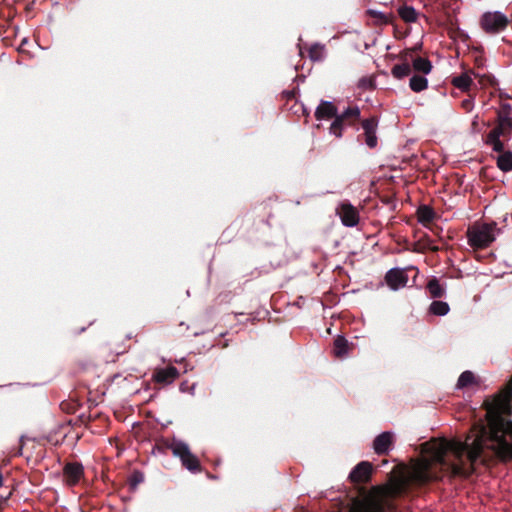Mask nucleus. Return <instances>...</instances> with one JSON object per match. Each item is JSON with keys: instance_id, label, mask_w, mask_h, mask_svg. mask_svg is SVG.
Listing matches in <instances>:
<instances>
[{"instance_id": "a211bd4d", "label": "nucleus", "mask_w": 512, "mask_h": 512, "mask_svg": "<svg viewBox=\"0 0 512 512\" xmlns=\"http://www.w3.org/2000/svg\"><path fill=\"white\" fill-rule=\"evenodd\" d=\"M409 87L413 92L419 93L428 87V79L423 75H413L409 80Z\"/></svg>"}, {"instance_id": "a878e982", "label": "nucleus", "mask_w": 512, "mask_h": 512, "mask_svg": "<svg viewBox=\"0 0 512 512\" xmlns=\"http://www.w3.org/2000/svg\"><path fill=\"white\" fill-rule=\"evenodd\" d=\"M378 122L379 121L376 117H370L368 119L363 120L362 128L364 130V134L376 133Z\"/></svg>"}, {"instance_id": "2eb2a0df", "label": "nucleus", "mask_w": 512, "mask_h": 512, "mask_svg": "<svg viewBox=\"0 0 512 512\" xmlns=\"http://www.w3.org/2000/svg\"><path fill=\"white\" fill-rule=\"evenodd\" d=\"M435 211L428 205H421L417 209L418 222L422 225H426L432 222L435 218Z\"/></svg>"}, {"instance_id": "dca6fc26", "label": "nucleus", "mask_w": 512, "mask_h": 512, "mask_svg": "<svg viewBox=\"0 0 512 512\" xmlns=\"http://www.w3.org/2000/svg\"><path fill=\"white\" fill-rule=\"evenodd\" d=\"M334 355L342 358L348 354V340L343 335H337L333 342Z\"/></svg>"}, {"instance_id": "1a4fd4ad", "label": "nucleus", "mask_w": 512, "mask_h": 512, "mask_svg": "<svg viewBox=\"0 0 512 512\" xmlns=\"http://www.w3.org/2000/svg\"><path fill=\"white\" fill-rule=\"evenodd\" d=\"M179 377V372L176 367L168 366L165 368H158L153 373V380L157 383L165 385L171 384Z\"/></svg>"}, {"instance_id": "412c9836", "label": "nucleus", "mask_w": 512, "mask_h": 512, "mask_svg": "<svg viewBox=\"0 0 512 512\" xmlns=\"http://www.w3.org/2000/svg\"><path fill=\"white\" fill-rule=\"evenodd\" d=\"M414 70L427 75L432 70V63L429 59L423 57H417L412 61Z\"/></svg>"}, {"instance_id": "58836bf2", "label": "nucleus", "mask_w": 512, "mask_h": 512, "mask_svg": "<svg viewBox=\"0 0 512 512\" xmlns=\"http://www.w3.org/2000/svg\"><path fill=\"white\" fill-rule=\"evenodd\" d=\"M3 485V475L2 473L0 472V487Z\"/></svg>"}, {"instance_id": "37998d69", "label": "nucleus", "mask_w": 512, "mask_h": 512, "mask_svg": "<svg viewBox=\"0 0 512 512\" xmlns=\"http://www.w3.org/2000/svg\"><path fill=\"white\" fill-rule=\"evenodd\" d=\"M477 118H478V116H475V119L473 121L474 124L477 123Z\"/></svg>"}, {"instance_id": "ea45409f", "label": "nucleus", "mask_w": 512, "mask_h": 512, "mask_svg": "<svg viewBox=\"0 0 512 512\" xmlns=\"http://www.w3.org/2000/svg\"><path fill=\"white\" fill-rule=\"evenodd\" d=\"M194 390H195V384H193L190 388V393L193 394L194 393Z\"/></svg>"}, {"instance_id": "423d86ee", "label": "nucleus", "mask_w": 512, "mask_h": 512, "mask_svg": "<svg viewBox=\"0 0 512 512\" xmlns=\"http://www.w3.org/2000/svg\"><path fill=\"white\" fill-rule=\"evenodd\" d=\"M385 281L391 290L397 291L406 286L408 275L404 269L394 267L386 272Z\"/></svg>"}, {"instance_id": "20e7f679", "label": "nucleus", "mask_w": 512, "mask_h": 512, "mask_svg": "<svg viewBox=\"0 0 512 512\" xmlns=\"http://www.w3.org/2000/svg\"><path fill=\"white\" fill-rule=\"evenodd\" d=\"M510 20L501 11H487L481 15L480 26L483 31L490 35L503 32L509 25Z\"/></svg>"}, {"instance_id": "0eeeda50", "label": "nucleus", "mask_w": 512, "mask_h": 512, "mask_svg": "<svg viewBox=\"0 0 512 512\" xmlns=\"http://www.w3.org/2000/svg\"><path fill=\"white\" fill-rule=\"evenodd\" d=\"M338 214L342 224L346 227H355L359 222L358 210L350 202H342Z\"/></svg>"}, {"instance_id": "c85d7f7f", "label": "nucleus", "mask_w": 512, "mask_h": 512, "mask_svg": "<svg viewBox=\"0 0 512 512\" xmlns=\"http://www.w3.org/2000/svg\"><path fill=\"white\" fill-rule=\"evenodd\" d=\"M508 136L506 132L499 124H497L487 135L486 139H500L501 137Z\"/></svg>"}, {"instance_id": "f8f14e48", "label": "nucleus", "mask_w": 512, "mask_h": 512, "mask_svg": "<svg viewBox=\"0 0 512 512\" xmlns=\"http://www.w3.org/2000/svg\"><path fill=\"white\" fill-rule=\"evenodd\" d=\"M338 115V109L333 102L321 100L315 110L317 120L331 119Z\"/></svg>"}, {"instance_id": "e433bc0d", "label": "nucleus", "mask_w": 512, "mask_h": 512, "mask_svg": "<svg viewBox=\"0 0 512 512\" xmlns=\"http://www.w3.org/2000/svg\"><path fill=\"white\" fill-rule=\"evenodd\" d=\"M488 81H489L490 85H492V86L497 83V80L495 79L494 76H489Z\"/></svg>"}, {"instance_id": "a19ab883", "label": "nucleus", "mask_w": 512, "mask_h": 512, "mask_svg": "<svg viewBox=\"0 0 512 512\" xmlns=\"http://www.w3.org/2000/svg\"><path fill=\"white\" fill-rule=\"evenodd\" d=\"M22 449H23V445L20 446L18 452H17V455H21L22 454Z\"/></svg>"}, {"instance_id": "7c9ffc66", "label": "nucleus", "mask_w": 512, "mask_h": 512, "mask_svg": "<svg viewBox=\"0 0 512 512\" xmlns=\"http://www.w3.org/2000/svg\"><path fill=\"white\" fill-rule=\"evenodd\" d=\"M486 144L492 147L494 152L502 154L504 151V143L501 139H486Z\"/></svg>"}, {"instance_id": "9b49d317", "label": "nucleus", "mask_w": 512, "mask_h": 512, "mask_svg": "<svg viewBox=\"0 0 512 512\" xmlns=\"http://www.w3.org/2000/svg\"><path fill=\"white\" fill-rule=\"evenodd\" d=\"M373 466L368 461L359 462L349 473V479L353 482L366 481L372 472Z\"/></svg>"}, {"instance_id": "4c0bfd02", "label": "nucleus", "mask_w": 512, "mask_h": 512, "mask_svg": "<svg viewBox=\"0 0 512 512\" xmlns=\"http://www.w3.org/2000/svg\"><path fill=\"white\" fill-rule=\"evenodd\" d=\"M185 382L180 385V391L185 392Z\"/></svg>"}, {"instance_id": "f704fd0d", "label": "nucleus", "mask_w": 512, "mask_h": 512, "mask_svg": "<svg viewBox=\"0 0 512 512\" xmlns=\"http://www.w3.org/2000/svg\"><path fill=\"white\" fill-rule=\"evenodd\" d=\"M365 143L369 148H375L377 146L376 133L365 134Z\"/></svg>"}, {"instance_id": "bb28decb", "label": "nucleus", "mask_w": 512, "mask_h": 512, "mask_svg": "<svg viewBox=\"0 0 512 512\" xmlns=\"http://www.w3.org/2000/svg\"><path fill=\"white\" fill-rule=\"evenodd\" d=\"M497 124L508 132V137L510 138L512 135V116L497 115Z\"/></svg>"}, {"instance_id": "79ce46f5", "label": "nucleus", "mask_w": 512, "mask_h": 512, "mask_svg": "<svg viewBox=\"0 0 512 512\" xmlns=\"http://www.w3.org/2000/svg\"><path fill=\"white\" fill-rule=\"evenodd\" d=\"M422 44H418L413 50L416 51V50H419L421 48Z\"/></svg>"}, {"instance_id": "c03bdc74", "label": "nucleus", "mask_w": 512, "mask_h": 512, "mask_svg": "<svg viewBox=\"0 0 512 512\" xmlns=\"http://www.w3.org/2000/svg\"><path fill=\"white\" fill-rule=\"evenodd\" d=\"M19 440H20V442H23L24 436H21Z\"/></svg>"}, {"instance_id": "6ab92c4d", "label": "nucleus", "mask_w": 512, "mask_h": 512, "mask_svg": "<svg viewBox=\"0 0 512 512\" xmlns=\"http://www.w3.org/2000/svg\"><path fill=\"white\" fill-rule=\"evenodd\" d=\"M450 306L447 302L434 300L429 306V312L435 316H445L449 313Z\"/></svg>"}, {"instance_id": "c9c22d12", "label": "nucleus", "mask_w": 512, "mask_h": 512, "mask_svg": "<svg viewBox=\"0 0 512 512\" xmlns=\"http://www.w3.org/2000/svg\"><path fill=\"white\" fill-rule=\"evenodd\" d=\"M461 105H462V107H463L466 111L470 112V111L473 109V107H474V101H473V99H471V98H469V99H464V100L462 101Z\"/></svg>"}, {"instance_id": "72a5a7b5", "label": "nucleus", "mask_w": 512, "mask_h": 512, "mask_svg": "<svg viewBox=\"0 0 512 512\" xmlns=\"http://www.w3.org/2000/svg\"><path fill=\"white\" fill-rule=\"evenodd\" d=\"M497 115L512 116V105L510 103H502Z\"/></svg>"}, {"instance_id": "4be33fe9", "label": "nucleus", "mask_w": 512, "mask_h": 512, "mask_svg": "<svg viewBox=\"0 0 512 512\" xmlns=\"http://www.w3.org/2000/svg\"><path fill=\"white\" fill-rule=\"evenodd\" d=\"M497 166L503 172H509L512 170V152L505 151L500 154L497 158Z\"/></svg>"}, {"instance_id": "cd10ccee", "label": "nucleus", "mask_w": 512, "mask_h": 512, "mask_svg": "<svg viewBox=\"0 0 512 512\" xmlns=\"http://www.w3.org/2000/svg\"><path fill=\"white\" fill-rule=\"evenodd\" d=\"M338 116L344 121L347 118H359L360 109L357 105L347 107L342 113H338Z\"/></svg>"}, {"instance_id": "aec40b11", "label": "nucleus", "mask_w": 512, "mask_h": 512, "mask_svg": "<svg viewBox=\"0 0 512 512\" xmlns=\"http://www.w3.org/2000/svg\"><path fill=\"white\" fill-rule=\"evenodd\" d=\"M452 84L461 91H468L472 84V79L467 73H462L452 79Z\"/></svg>"}, {"instance_id": "f257e3e1", "label": "nucleus", "mask_w": 512, "mask_h": 512, "mask_svg": "<svg viewBox=\"0 0 512 512\" xmlns=\"http://www.w3.org/2000/svg\"><path fill=\"white\" fill-rule=\"evenodd\" d=\"M483 449L482 436H468L465 441H434L427 451L426 458L416 464L411 471V480L415 484L423 485L440 480L443 473L467 478L474 472V465L480 459Z\"/></svg>"}, {"instance_id": "f03ea898", "label": "nucleus", "mask_w": 512, "mask_h": 512, "mask_svg": "<svg viewBox=\"0 0 512 512\" xmlns=\"http://www.w3.org/2000/svg\"><path fill=\"white\" fill-rule=\"evenodd\" d=\"M495 223H483L469 228L467 231L468 244L476 249L488 247L495 239Z\"/></svg>"}, {"instance_id": "b1692460", "label": "nucleus", "mask_w": 512, "mask_h": 512, "mask_svg": "<svg viewBox=\"0 0 512 512\" xmlns=\"http://www.w3.org/2000/svg\"><path fill=\"white\" fill-rule=\"evenodd\" d=\"M309 58L313 62H319L324 59V46L319 43H314L309 48Z\"/></svg>"}, {"instance_id": "2f4dec72", "label": "nucleus", "mask_w": 512, "mask_h": 512, "mask_svg": "<svg viewBox=\"0 0 512 512\" xmlns=\"http://www.w3.org/2000/svg\"><path fill=\"white\" fill-rule=\"evenodd\" d=\"M143 481L144 474L139 470H135L130 477V486L131 488L135 489Z\"/></svg>"}, {"instance_id": "39448f33", "label": "nucleus", "mask_w": 512, "mask_h": 512, "mask_svg": "<svg viewBox=\"0 0 512 512\" xmlns=\"http://www.w3.org/2000/svg\"><path fill=\"white\" fill-rule=\"evenodd\" d=\"M394 505L386 496L369 498L357 507L356 512H390Z\"/></svg>"}, {"instance_id": "4468645a", "label": "nucleus", "mask_w": 512, "mask_h": 512, "mask_svg": "<svg viewBox=\"0 0 512 512\" xmlns=\"http://www.w3.org/2000/svg\"><path fill=\"white\" fill-rule=\"evenodd\" d=\"M399 17L406 23H415L419 13L413 6L402 5L397 9Z\"/></svg>"}, {"instance_id": "9d476101", "label": "nucleus", "mask_w": 512, "mask_h": 512, "mask_svg": "<svg viewBox=\"0 0 512 512\" xmlns=\"http://www.w3.org/2000/svg\"><path fill=\"white\" fill-rule=\"evenodd\" d=\"M393 434L390 431H384L380 433L373 441V449L376 454L384 455L387 454L392 445Z\"/></svg>"}, {"instance_id": "ddd939ff", "label": "nucleus", "mask_w": 512, "mask_h": 512, "mask_svg": "<svg viewBox=\"0 0 512 512\" xmlns=\"http://www.w3.org/2000/svg\"><path fill=\"white\" fill-rule=\"evenodd\" d=\"M407 55L408 53L405 52L404 55H401V59H403L405 62L402 64H396L391 69V74L395 79H403L406 76H408L411 73V66L407 62Z\"/></svg>"}, {"instance_id": "f3484780", "label": "nucleus", "mask_w": 512, "mask_h": 512, "mask_svg": "<svg viewBox=\"0 0 512 512\" xmlns=\"http://www.w3.org/2000/svg\"><path fill=\"white\" fill-rule=\"evenodd\" d=\"M427 290L432 298H441L445 295L446 289L436 277L430 279L427 283Z\"/></svg>"}, {"instance_id": "5701e85b", "label": "nucleus", "mask_w": 512, "mask_h": 512, "mask_svg": "<svg viewBox=\"0 0 512 512\" xmlns=\"http://www.w3.org/2000/svg\"><path fill=\"white\" fill-rule=\"evenodd\" d=\"M476 382L477 381H476L474 373L470 370H466L460 374L457 384H456V387L458 389H463L470 385L475 384Z\"/></svg>"}, {"instance_id": "6e6552de", "label": "nucleus", "mask_w": 512, "mask_h": 512, "mask_svg": "<svg viewBox=\"0 0 512 512\" xmlns=\"http://www.w3.org/2000/svg\"><path fill=\"white\" fill-rule=\"evenodd\" d=\"M84 467L79 462L67 463L63 468V474L66 480V483L70 486H74L83 476Z\"/></svg>"}, {"instance_id": "393cba45", "label": "nucleus", "mask_w": 512, "mask_h": 512, "mask_svg": "<svg viewBox=\"0 0 512 512\" xmlns=\"http://www.w3.org/2000/svg\"><path fill=\"white\" fill-rule=\"evenodd\" d=\"M343 129H344V121L339 117L338 115L334 117V120L332 121L329 133L331 135H334L336 138H341L343 136Z\"/></svg>"}, {"instance_id": "c756f323", "label": "nucleus", "mask_w": 512, "mask_h": 512, "mask_svg": "<svg viewBox=\"0 0 512 512\" xmlns=\"http://www.w3.org/2000/svg\"><path fill=\"white\" fill-rule=\"evenodd\" d=\"M367 14L371 17L377 19L381 24L389 23V17L382 11L369 9Z\"/></svg>"}, {"instance_id": "473e14b6", "label": "nucleus", "mask_w": 512, "mask_h": 512, "mask_svg": "<svg viewBox=\"0 0 512 512\" xmlns=\"http://www.w3.org/2000/svg\"><path fill=\"white\" fill-rule=\"evenodd\" d=\"M358 87L364 90L373 89L375 87V83L371 78L362 77L358 81Z\"/></svg>"}, {"instance_id": "7ed1b4c3", "label": "nucleus", "mask_w": 512, "mask_h": 512, "mask_svg": "<svg viewBox=\"0 0 512 512\" xmlns=\"http://www.w3.org/2000/svg\"><path fill=\"white\" fill-rule=\"evenodd\" d=\"M174 457L180 459L181 464L192 473L200 472V463L198 458L191 452L189 445L181 439L173 438L167 446Z\"/></svg>"}]
</instances>
